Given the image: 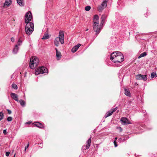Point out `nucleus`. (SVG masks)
I'll return each instance as SVG.
<instances>
[{
	"label": "nucleus",
	"instance_id": "f257e3e1",
	"mask_svg": "<svg viewBox=\"0 0 157 157\" xmlns=\"http://www.w3.org/2000/svg\"><path fill=\"white\" fill-rule=\"evenodd\" d=\"M110 59L114 63H120L124 60V57L122 53L119 52L112 53L110 57Z\"/></svg>",
	"mask_w": 157,
	"mask_h": 157
},
{
	"label": "nucleus",
	"instance_id": "f03ea898",
	"mask_svg": "<svg viewBox=\"0 0 157 157\" xmlns=\"http://www.w3.org/2000/svg\"><path fill=\"white\" fill-rule=\"evenodd\" d=\"M39 63L38 59L36 56H33L31 57L29 63V67L31 69L35 68Z\"/></svg>",
	"mask_w": 157,
	"mask_h": 157
},
{
	"label": "nucleus",
	"instance_id": "7ed1b4c3",
	"mask_svg": "<svg viewBox=\"0 0 157 157\" xmlns=\"http://www.w3.org/2000/svg\"><path fill=\"white\" fill-rule=\"evenodd\" d=\"M25 31L28 35H30L34 31V24L32 22L26 23Z\"/></svg>",
	"mask_w": 157,
	"mask_h": 157
},
{
	"label": "nucleus",
	"instance_id": "20e7f679",
	"mask_svg": "<svg viewBox=\"0 0 157 157\" xmlns=\"http://www.w3.org/2000/svg\"><path fill=\"white\" fill-rule=\"evenodd\" d=\"M48 71V70L46 68L44 67H39L37 69H36L35 74L36 75H37L40 74L47 73Z\"/></svg>",
	"mask_w": 157,
	"mask_h": 157
},
{
	"label": "nucleus",
	"instance_id": "39448f33",
	"mask_svg": "<svg viewBox=\"0 0 157 157\" xmlns=\"http://www.w3.org/2000/svg\"><path fill=\"white\" fill-rule=\"evenodd\" d=\"M93 28L94 31L96 32L95 35L97 36L100 32L101 28L99 26V24L93 25Z\"/></svg>",
	"mask_w": 157,
	"mask_h": 157
},
{
	"label": "nucleus",
	"instance_id": "423d86ee",
	"mask_svg": "<svg viewBox=\"0 0 157 157\" xmlns=\"http://www.w3.org/2000/svg\"><path fill=\"white\" fill-rule=\"evenodd\" d=\"M25 21L26 23H30L29 22L31 21L32 18V15L30 11H29L25 14Z\"/></svg>",
	"mask_w": 157,
	"mask_h": 157
},
{
	"label": "nucleus",
	"instance_id": "0eeeda50",
	"mask_svg": "<svg viewBox=\"0 0 157 157\" xmlns=\"http://www.w3.org/2000/svg\"><path fill=\"white\" fill-rule=\"evenodd\" d=\"M57 38H59V41L61 44H63L64 43V34L63 31H59V37H57Z\"/></svg>",
	"mask_w": 157,
	"mask_h": 157
},
{
	"label": "nucleus",
	"instance_id": "6e6552de",
	"mask_svg": "<svg viewBox=\"0 0 157 157\" xmlns=\"http://www.w3.org/2000/svg\"><path fill=\"white\" fill-rule=\"evenodd\" d=\"M136 79L137 80H143L145 81L147 79V76L146 75H142L141 74L137 75L136 76Z\"/></svg>",
	"mask_w": 157,
	"mask_h": 157
},
{
	"label": "nucleus",
	"instance_id": "1a4fd4ad",
	"mask_svg": "<svg viewBox=\"0 0 157 157\" xmlns=\"http://www.w3.org/2000/svg\"><path fill=\"white\" fill-rule=\"evenodd\" d=\"M99 17L98 15L94 16L93 20V25L99 24Z\"/></svg>",
	"mask_w": 157,
	"mask_h": 157
},
{
	"label": "nucleus",
	"instance_id": "9d476101",
	"mask_svg": "<svg viewBox=\"0 0 157 157\" xmlns=\"http://www.w3.org/2000/svg\"><path fill=\"white\" fill-rule=\"evenodd\" d=\"M117 109V107H116L114 109H111L110 111H108L105 117L110 116Z\"/></svg>",
	"mask_w": 157,
	"mask_h": 157
},
{
	"label": "nucleus",
	"instance_id": "9b49d317",
	"mask_svg": "<svg viewBox=\"0 0 157 157\" xmlns=\"http://www.w3.org/2000/svg\"><path fill=\"white\" fill-rule=\"evenodd\" d=\"M121 121L124 123V124H130V122L129 121L128 119L125 117H122L121 119Z\"/></svg>",
	"mask_w": 157,
	"mask_h": 157
},
{
	"label": "nucleus",
	"instance_id": "f8f14e48",
	"mask_svg": "<svg viewBox=\"0 0 157 157\" xmlns=\"http://www.w3.org/2000/svg\"><path fill=\"white\" fill-rule=\"evenodd\" d=\"M10 95L12 98L17 101H18V96L17 94L11 93Z\"/></svg>",
	"mask_w": 157,
	"mask_h": 157
},
{
	"label": "nucleus",
	"instance_id": "ddd939ff",
	"mask_svg": "<svg viewBox=\"0 0 157 157\" xmlns=\"http://www.w3.org/2000/svg\"><path fill=\"white\" fill-rule=\"evenodd\" d=\"M81 44H78L77 45L74 46L71 49V51L73 52H75L77 50H78V48L80 46Z\"/></svg>",
	"mask_w": 157,
	"mask_h": 157
},
{
	"label": "nucleus",
	"instance_id": "4468645a",
	"mask_svg": "<svg viewBox=\"0 0 157 157\" xmlns=\"http://www.w3.org/2000/svg\"><path fill=\"white\" fill-rule=\"evenodd\" d=\"M12 2L11 0H6L4 3V6L6 7V6H10L12 3Z\"/></svg>",
	"mask_w": 157,
	"mask_h": 157
},
{
	"label": "nucleus",
	"instance_id": "2eb2a0df",
	"mask_svg": "<svg viewBox=\"0 0 157 157\" xmlns=\"http://www.w3.org/2000/svg\"><path fill=\"white\" fill-rule=\"evenodd\" d=\"M91 143V137H90L87 141L86 145V149H87L89 148Z\"/></svg>",
	"mask_w": 157,
	"mask_h": 157
},
{
	"label": "nucleus",
	"instance_id": "dca6fc26",
	"mask_svg": "<svg viewBox=\"0 0 157 157\" xmlns=\"http://www.w3.org/2000/svg\"><path fill=\"white\" fill-rule=\"evenodd\" d=\"M56 56L57 58H58V59H59L61 57V54L60 52L58 51L57 48H56Z\"/></svg>",
	"mask_w": 157,
	"mask_h": 157
},
{
	"label": "nucleus",
	"instance_id": "f3484780",
	"mask_svg": "<svg viewBox=\"0 0 157 157\" xmlns=\"http://www.w3.org/2000/svg\"><path fill=\"white\" fill-rule=\"evenodd\" d=\"M35 125L39 128H43L44 127L43 126V125L40 123L39 122H36L35 123Z\"/></svg>",
	"mask_w": 157,
	"mask_h": 157
},
{
	"label": "nucleus",
	"instance_id": "a211bd4d",
	"mask_svg": "<svg viewBox=\"0 0 157 157\" xmlns=\"http://www.w3.org/2000/svg\"><path fill=\"white\" fill-rule=\"evenodd\" d=\"M104 1H103V2H102V3L101 4V5L103 6V7H104L105 8L107 6V2H108L107 0H104Z\"/></svg>",
	"mask_w": 157,
	"mask_h": 157
},
{
	"label": "nucleus",
	"instance_id": "6ab92c4d",
	"mask_svg": "<svg viewBox=\"0 0 157 157\" xmlns=\"http://www.w3.org/2000/svg\"><path fill=\"white\" fill-rule=\"evenodd\" d=\"M125 94L126 95L128 96H131V94L129 90L126 89H124Z\"/></svg>",
	"mask_w": 157,
	"mask_h": 157
},
{
	"label": "nucleus",
	"instance_id": "aec40b11",
	"mask_svg": "<svg viewBox=\"0 0 157 157\" xmlns=\"http://www.w3.org/2000/svg\"><path fill=\"white\" fill-rule=\"evenodd\" d=\"M59 38L56 37L54 41V43L55 45L56 46H58L59 45Z\"/></svg>",
	"mask_w": 157,
	"mask_h": 157
},
{
	"label": "nucleus",
	"instance_id": "412c9836",
	"mask_svg": "<svg viewBox=\"0 0 157 157\" xmlns=\"http://www.w3.org/2000/svg\"><path fill=\"white\" fill-rule=\"evenodd\" d=\"M49 37V36L48 34V33H45L43 37L42 38V39L46 40L48 39Z\"/></svg>",
	"mask_w": 157,
	"mask_h": 157
},
{
	"label": "nucleus",
	"instance_id": "4be33fe9",
	"mask_svg": "<svg viewBox=\"0 0 157 157\" xmlns=\"http://www.w3.org/2000/svg\"><path fill=\"white\" fill-rule=\"evenodd\" d=\"M105 8L103 7L101 5L98 6V10L99 12H101Z\"/></svg>",
	"mask_w": 157,
	"mask_h": 157
},
{
	"label": "nucleus",
	"instance_id": "5701e85b",
	"mask_svg": "<svg viewBox=\"0 0 157 157\" xmlns=\"http://www.w3.org/2000/svg\"><path fill=\"white\" fill-rule=\"evenodd\" d=\"M18 49L19 48L18 46L17 45H16L13 50V53H16L18 51Z\"/></svg>",
	"mask_w": 157,
	"mask_h": 157
},
{
	"label": "nucleus",
	"instance_id": "b1692460",
	"mask_svg": "<svg viewBox=\"0 0 157 157\" xmlns=\"http://www.w3.org/2000/svg\"><path fill=\"white\" fill-rule=\"evenodd\" d=\"M19 102L22 106H24L25 104V102L23 100L21 99L19 101Z\"/></svg>",
	"mask_w": 157,
	"mask_h": 157
},
{
	"label": "nucleus",
	"instance_id": "393cba45",
	"mask_svg": "<svg viewBox=\"0 0 157 157\" xmlns=\"http://www.w3.org/2000/svg\"><path fill=\"white\" fill-rule=\"evenodd\" d=\"M147 55V53L146 52H143V53H141L139 56L138 57V59H140V58L144 57L145 56Z\"/></svg>",
	"mask_w": 157,
	"mask_h": 157
},
{
	"label": "nucleus",
	"instance_id": "a878e982",
	"mask_svg": "<svg viewBox=\"0 0 157 157\" xmlns=\"http://www.w3.org/2000/svg\"><path fill=\"white\" fill-rule=\"evenodd\" d=\"M17 3L20 6H23L24 5L22 2V0H17Z\"/></svg>",
	"mask_w": 157,
	"mask_h": 157
},
{
	"label": "nucleus",
	"instance_id": "bb28decb",
	"mask_svg": "<svg viewBox=\"0 0 157 157\" xmlns=\"http://www.w3.org/2000/svg\"><path fill=\"white\" fill-rule=\"evenodd\" d=\"M4 117V114L2 112H0V121L2 120Z\"/></svg>",
	"mask_w": 157,
	"mask_h": 157
},
{
	"label": "nucleus",
	"instance_id": "cd10ccee",
	"mask_svg": "<svg viewBox=\"0 0 157 157\" xmlns=\"http://www.w3.org/2000/svg\"><path fill=\"white\" fill-rule=\"evenodd\" d=\"M12 88L15 89L17 90V85L15 84H13L12 85Z\"/></svg>",
	"mask_w": 157,
	"mask_h": 157
},
{
	"label": "nucleus",
	"instance_id": "c85d7f7f",
	"mask_svg": "<svg viewBox=\"0 0 157 157\" xmlns=\"http://www.w3.org/2000/svg\"><path fill=\"white\" fill-rule=\"evenodd\" d=\"M106 17V16L105 15H103L101 16V20H105Z\"/></svg>",
	"mask_w": 157,
	"mask_h": 157
},
{
	"label": "nucleus",
	"instance_id": "c756f323",
	"mask_svg": "<svg viewBox=\"0 0 157 157\" xmlns=\"http://www.w3.org/2000/svg\"><path fill=\"white\" fill-rule=\"evenodd\" d=\"M91 7L90 6H86L85 7V10L86 11H89Z\"/></svg>",
	"mask_w": 157,
	"mask_h": 157
},
{
	"label": "nucleus",
	"instance_id": "7c9ffc66",
	"mask_svg": "<svg viewBox=\"0 0 157 157\" xmlns=\"http://www.w3.org/2000/svg\"><path fill=\"white\" fill-rule=\"evenodd\" d=\"M13 120V118L12 117H9L7 118V120L8 121H11Z\"/></svg>",
	"mask_w": 157,
	"mask_h": 157
},
{
	"label": "nucleus",
	"instance_id": "2f4dec72",
	"mask_svg": "<svg viewBox=\"0 0 157 157\" xmlns=\"http://www.w3.org/2000/svg\"><path fill=\"white\" fill-rule=\"evenodd\" d=\"M117 129H118L119 131V132H121L122 131V129L121 127H117L116 128Z\"/></svg>",
	"mask_w": 157,
	"mask_h": 157
},
{
	"label": "nucleus",
	"instance_id": "473e14b6",
	"mask_svg": "<svg viewBox=\"0 0 157 157\" xmlns=\"http://www.w3.org/2000/svg\"><path fill=\"white\" fill-rule=\"evenodd\" d=\"M22 43V41L20 40V39H19L18 42H17V45H20Z\"/></svg>",
	"mask_w": 157,
	"mask_h": 157
},
{
	"label": "nucleus",
	"instance_id": "72a5a7b5",
	"mask_svg": "<svg viewBox=\"0 0 157 157\" xmlns=\"http://www.w3.org/2000/svg\"><path fill=\"white\" fill-rule=\"evenodd\" d=\"M155 75V74L154 72H152L151 75V78H153Z\"/></svg>",
	"mask_w": 157,
	"mask_h": 157
},
{
	"label": "nucleus",
	"instance_id": "f704fd0d",
	"mask_svg": "<svg viewBox=\"0 0 157 157\" xmlns=\"http://www.w3.org/2000/svg\"><path fill=\"white\" fill-rule=\"evenodd\" d=\"M101 22L100 24V26H102L103 25V24L105 22V20H101Z\"/></svg>",
	"mask_w": 157,
	"mask_h": 157
},
{
	"label": "nucleus",
	"instance_id": "c9c22d12",
	"mask_svg": "<svg viewBox=\"0 0 157 157\" xmlns=\"http://www.w3.org/2000/svg\"><path fill=\"white\" fill-rule=\"evenodd\" d=\"M10 153L9 152H6V156H8L10 155Z\"/></svg>",
	"mask_w": 157,
	"mask_h": 157
},
{
	"label": "nucleus",
	"instance_id": "e433bc0d",
	"mask_svg": "<svg viewBox=\"0 0 157 157\" xmlns=\"http://www.w3.org/2000/svg\"><path fill=\"white\" fill-rule=\"evenodd\" d=\"M7 111H8V113L9 114H10L11 113V111L9 109H7Z\"/></svg>",
	"mask_w": 157,
	"mask_h": 157
},
{
	"label": "nucleus",
	"instance_id": "4c0bfd02",
	"mask_svg": "<svg viewBox=\"0 0 157 157\" xmlns=\"http://www.w3.org/2000/svg\"><path fill=\"white\" fill-rule=\"evenodd\" d=\"M113 143H114V145H115V147H117V142H116V140H115V141H114Z\"/></svg>",
	"mask_w": 157,
	"mask_h": 157
},
{
	"label": "nucleus",
	"instance_id": "58836bf2",
	"mask_svg": "<svg viewBox=\"0 0 157 157\" xmlns=\"http://www.w3.org/2000/svg\"><path fill=\"white\" fill-rule=\"evenodd\" d=\"M3 132L5 135H6L7 134L6 130V129L4 130Z\"/></svg>",
	"mask_w": 157,
	"mask_h": 157
},
{
	"label": "nucleus",
	"instance_id": "ea45409f",
	"mask_svg": "<svg viewBox=\"0 0 157 157\" xmlns=\"http://www.w3.org/2000/svg\"><path fill=\"white\" fill-rule=\"evenodd\" d=\"M29 145V143L27 144V145L26 147H25V151L26 150V149L28 147Z\"/></svg>",
	"mask_w": 157,
	"mask_h": 157
},
{
	"label": "nucleus",
	"instance_id": "a19ab883",
	"mask_svg": "<svg viewBox=\"0 0 157 157\" xmlns=\"http://www.w3.org/2000/svg\"><path fill=\"white\" fill-rule=\"evenodd\" d=\"M11 41L13 42H14L15 41L13 37H12L11 38Z\"/></svg>",
	"mask_w": 157,
	"mask_h": 157
},
{
	"label": "nucleus",
	"instance_id": "79ce46f5",
	"mask_svg": "<svg viewBox=\"0 0 157 157\" xmlns=\"http://www.w3.org/2000/svg\"><path fill=\"white\" fill-rule=\"evenodd\" d=\"M31 123V122H27L26 123V124H30V123Z\"/></svg>",
	"mask_w": 157,
	"mask_h": 157
},
{
	"label": "nucleus",
	"instance_id": "37998d69",
	"mask_svg": "<svg viewBox=\"0 0 157 157\" xmlns=\"http://www.w3.org/2000/svg\"><path fill=\"white\" fill-rule=\"evenodd\" d=\"M115 140H117V137H115Z\"/></svg>",
	"mask_w": 157,
	"mask_h": 157
},
{
	"label": "nucleus",
	"instance_id": "c03bdc74",
	"mask_svg": "<svg viewBox=\"0 0 157 157\" xmlns=\"http://www.w3.org/2000/svg\"><path fill=\"white\" fill-rule=\"evenodd\" d=\"M88 30H89V29H86V31H88Z\"/></svg>",
	"mask_w": 157,
	"mask_h": 157
},
{
	"label": "nucleus",
	"instance_id": "a18cd8bd",
	"mask_svg": "<svg viewBox=\"0 0 157 157\" xmlns=\"http://www.w3.org/2000/svg\"><path fill=\"white\" fill-rule=\"evenodd\" d=\"M15 154L14 155V157H15Z\"/></svg>",
	"mask_w": 157,
	"mask_h": 157
}]
</instances>
